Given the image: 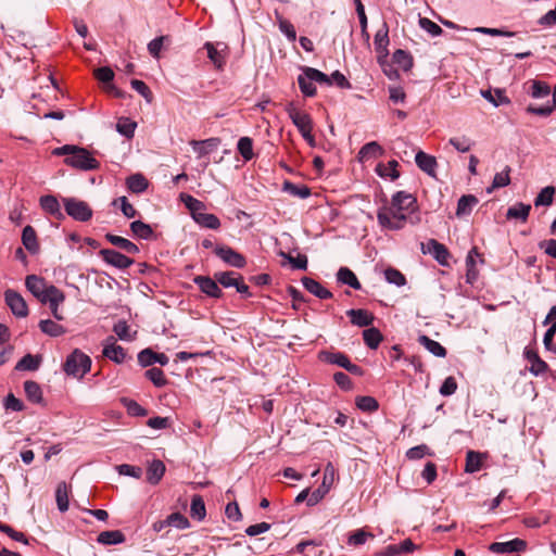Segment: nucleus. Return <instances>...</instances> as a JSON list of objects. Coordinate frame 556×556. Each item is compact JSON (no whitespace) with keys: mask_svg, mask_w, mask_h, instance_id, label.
<instances>
[{"mask_svg":"<svg viewBox=\"0 0 556 556\" xmlns=\"http://www.w3.org/2000/svg\"><path fill=\"white\" fill-rule=\"evenodd\" d=\"M40 330L49 337H61L66 332V329L51 319H42L38 324Z\"/></svg>","mask_w":556,"mask_h":556,"instance_id":"nucleus-35","label":"nucleus"},{"mask_svg":"<svg viewBox=\"0 0 556 556\" xmlns=\"http://www.w3.org/2000/svg\"><path fill=\"white\" fill-rule=\"evenodd\" d=\"M302 285L303 287L312 294L317 296L321 300L331 299L333 295L332 293L326 289L324 286H321L317 280L309 278V277H303L302 278Z\"/></svg>","mask_w":556,"mask_h":556,"instance_id":"nucleus-25","label":"nucleus"},{"mask_svg":"<svg viewBox=\"0 0 556 556\" xmlns=\"http://www.w3.org/2000/svg\"><path fill=\"white\" fill-rule=\"evenodd\" d=\"M363 339H364L365 344L369 349L376 350V349H378L379 344L383 340V336L379 329L371 327V328H367L363 331Z\"/></svg>","mask_w":556,"mask_h":556,"instance_id":"nucleus-41","label":"nucleus"},{"mask_svg":"<svg viewBox=\"0 0 556 556\" xmlns=\"http://www.w3.org/2000/svg\"><path fill=\"white\" fill-rule=\"evenodd\" d=\"M356 406L363 412L371 413L378 409L379 404L375 397L364 395L356 397Z\"/></svg>","mask_w":556,"mask_h":556,"instance_id":"nucleus-57","label":"nucleus"},{"mask_svg":"<svg viewBox=\"0 0 556 556\" xmlns=\"http://www.w3.org/2000/svg\"><path fill=\"white\" fill-rule=\"evenodd\" d=\"M448 143L455 149L457 150L458 152H462V153H465V152H468L471 147H472V142L469 138H467L466 136H462V137H453L448 140Z\"/></svg>","mask_w":556,"mask_h":556,"instance_id":"nucleus-61","label":"nucleus"},{"mask_svg":"<svg viewBox=\"0 0 556 556\" xmlns=\"http://www.w3.org/2000/svg\"><path fill=\"white\" fill-rule=\"evenodd\" d=\"M282 190L295 198L306 199L311 195V189L305 185H295L286 180L282 185Z\"/></svg>","mask_w":556,"mask_h":556,"instance_id":"nucleus-42","label":"nucleus"},{"mask_svg":"<svg viewBox=\"0 0 556 556\" xmlns=\"http://www.w3.org/2000/svg\"><path fill=\"white\" fill-rule=\"evenodd\" d=\"M105 239L113 245L119 248L128 254H137L139 253V248L131 242L130 240L123 238L121 236H116L113 233H106Z\"/></svg>","mask_w":556,"mask_h":556,"instance_id":"nucleus-27","label":"nucleus"},{"mask_svg":"<svg viewBox=\"0 0 556 556\" xmlns=\"http://www.w3.org/2000/svg\"><path fill=\"white\" fill-rule=\"evenodd\" d=\"M127 188L134 193H142L147 190L149 182L141 174H134L126 180Z\"/></svg>","mask_w":556,"mask_h":556,"instance_id":"nucleus-40","label":"nucleus"},{"mask_svg":"<svg viewBox=\"0 0 556 556\" xmlns=\"http://www.w3.org/2000/svg\"><path fill=\"white\" fill-rule=\"evenodd\" d=\"M531 211L530 204H525L522 202L516 203L507 210L506 218L507 219H520L521 222H527L529 214Z\"/></svg>","mask_w":556,"mask_h":556,"instance_id":"nucleus-33","label":"nucleus"},{"mask_svg":"<svg viewBox=\"0 0 556 556\" xmlns=\"http://www.w3.org/2000/svg\"><path fill=\"white\" fill-rule=\"evenodd\" d=\"M121 403L126 408L128 415L135 416V417H144L148 415V410L142 407L139 403H137L135 400L123 397L121 399Z\"/></svg>","mask_w":556,"mask_h":556,"instance_id":"nucleus-51","label":"nucleus"},{"mask_svg":"<svg viewBox=\"0 0 556 556\" xmlns=\"http://www.w3.org/2000/svg\"><path fill=\"white\" fill-rule=\"evenodd\" d=\"M65 212L73 219L88 222L92 217V210L89 204L76 198H63Z\"/></svg>","mask_w":556,"mask_h":556,"instance_id":"nucleus-4","label":"nucleus"},{"mask_svg":"<svg viewBox=\"0 0 556 556\" xmlns=\"http://www.w3.org/2000/svg\"><path fill=\"white\" fill-rule=\"evenodd\" d=\"M25 286L27 290L41 303L49 298V291L52 288H56L53 285H47L46 280L37 275H28L25 279Z\"/></svg>","mask_w":556,"mask_h":556,"instance_id":"nucleus-8","label":"nucleus"},{"mask_svg":"<svg viewBox=\"0 0 556 556\" xmlns=\"http://www.w3.org/2000/svg\"><path fill=\"white\" fill-rule=\"evenodd\" d=\"M99 254L106 264L118 269L128 268L134 264L132 258L113 249H102Z\"/></svg>","mask_w":556,"mask_h":556,"instance_id":"nucleus-12","label":"nucleus"},{"mask_svg":"<svg viewBox=\"0 0 556 556\" xmlns=\"http://www.w3.org/2000/svg\"><path fill=\"white\" fill-rule=\"evenodd\" d=\"M422 252L431 254L440 265H448V258L451 254L446 247L435 239H430L426 244H422Z\"/></svg>","mask_w":556,"mask_h":556,"instance_id":"nucleus-13","label":"nucleus"},{"mask_svg":"<svg viewBox=\"0 0 556 556\" xmlns=\"http://www.w3.org/2000/svg\"><path fill=\"white\" fill-rule=\"evenodd\" d=\"M194 222L201 227L207 229H218L220 227L219 218L211 213H194L193 214Z\"/></svg>","mask_w":556,"mask_h":556,"instance_id":"nucleus-34","label":"nucleus"},{"mask_svg":"<svg viewBox=\"0 0 556 556\" xmlns=\"http://www.w3.org/2000/svg\"><path fill=\"white\" fill-rule=\"evenodd\" d=\"M527 542L516 538L507 542H494L488 546V551L493 554H510L526 552Z\"/></svg>","mask_w":556,"mask_h":556,"instance_id":"nucleus-10","label":"nucleus"},{"mask_svg":"<svg viewBox=\"0 0 556 556\" xmlns=\"http://www.w3.org/2000/svg\"><path fill=\"white\" fill-rule=\"evenodd\" d=\"M319 358L328 364L344 368L355 376H363L364 371L358 365L352 364L350 358L342 352L321 351Z\"/></svg>","mask_w":556,"mask_h":556,"instance_id":"nucleus-6","label":"nucleus"},{"mask_svg":"<svg viewBox=\"0 0 556 556\" xmlns=\"http://www.w3.org/2000/svg\"><path fill=\"white\" fill-rule=\"evenodd\" d=\"M137 124L129 118H121L116 124V130L126 138H132Z\"/></svg>","mask_w":556,"mask_h":556,"instance_id":"nucleus-58","label":"nucleus"},{"mask_svg":"<svg viewBox=\"0 0 556 556\" xmlns=\"http://www.w3.org/2000/svg\"><path fill=\"white\" fill-rule=\"evenodd\" d=\"M24 391L28 401L35 404L43 402L42 390L39 383L34 380H26L24 382Z\"/></svg>","mask_w":556,"mask_h":556,"instance_id":"nucleus-31","label":"nucleus"},{"mask_svg":"<svg viewBox=\"0 0 556 556\" xmlns=\"http://www.w3.org/2000/svg\"><path fill=\"white\" fill-rule=\"evenodd\" d=\"M41 361L40 355L26 354L17 362L15 369L35 371L39 368Z\"/></svg>","mask_w":556,"mask_h":556,"instance_id":"nucleus-37","label":"nucleus"},{"mask_svg":"<svg viewBox=\"0 0 556 556\" xmlns=\"http://www.w3.org/2000/svg\"><path fill=\"white\" fill-rule=\"evenodd\" d=\"M481 96L491 102L494 106H500L502 104L510 103V100L506 97L504 90L495 89V96H493L490 89L481 90Z\"/></svg>","mask_w":556,"mask_h":556,"instance_id":"nucleus-50","label":"nucleus"},{"mask_svg":"<svg viewBox=\"0 0 556 556\" xmlns=\"http://www.w3.org/2000/svg\"><path fill=\"white\" fill-rule=\"evenodd\" d=\"M298 84L301 92L306 97H314L316 94V87L313 84V80L308 79L307 76L303 73L298 77Z\"/></svg>","mask_w":556,"mask_h":556,"instance_id":"nucleus-60","label":"nucleus"},{"mask_svg":"<svg viewBox=\"0 0 556 556\" xmlns=\"http://www.w3.org/2000/svg\"><path fill=\"white\" fill-rule=\"evenodd\" d=\"M555 194V188L552 186H547L543 188L540 193L534 199V205L538 206H549L553 203V198Z\"/></svg>","mask_w":556,"mask_h":556,"instance_id":"nucleus-55","label":"nucleus"},{"mask_svg":"<svg viewBox=\"0 0 556 556\" xmlns=\"http://www.w3.org/2000/svg\"><path fill=\"white\" fill-rule=\"evenodd\" d=\"M336 476L337 470L334 466L331 463H328L325 467L323 482H320V485L315 491H313L308 497V506H314L324 498V496L330 491Z\"/></svg>","mask_w":556,"mask_h":556,"instance_id":"nucleus-5","label":"nucleus"},{"mask_svg":"<svg viewBox=\"0 0 556 556\" xmlns=\"http://www.w3.org/2000/svg\"><path fill=\"white\" fill-rule=\"evenodd\" d=\"M103 355L116 364H122L126 357L123 346L115 344L114 342L104 346Z\"/></svg>","mask_w":556,"mask_h":556,"instance_id":"nucleus-39","label":"nucleus"},{"mask_svg":"<svg viewBox=\"0 0 556 556\" xmlns=\"http://www.w3.org/2000/svg\"><path fill=\"white\" fill-rule=\"evenodd\" d=\"M399 163L395 160H391L388 164H378L376 167V173L380 177H390L391 180H395L400 177V172L397 170Z\"/></svg>","mask_w":556,"mask_h":556,"instance_id":"nucleus-44","label":"nucleus"},{"mask_svg":"<svg viewBox=\"0 0 556 556\" xmlns=\"http://www.w3.org/2000/svg\"><path fill=\"white\" fill-rule=\"evenodd\" d=\"M54 155H65L64 163L73 168L88 172L100 167V162L85 148L75 144H64L55 148Z\"/></svg>","mask_w":556,"mask_h":556,"instance_id":"nucleus-1","label":"nucleus"},{"mask_svg":"<svg viewBox=\"0 0 556 556\" xmlns=\"http://www.w3.org/2000/svg\"><path fill=\"white\" fill-rule=\"evenodd\" d=\"M219 143H220V140L218 138H208L205 140H191L190 141V146L192 147L193 151L198 154V157L207 155L213 150L217 149Z\"/></svg>","mask_w":556,"mask_h":556,"instance_id":"nucleus-26","label":"nucleus"},{"mask_svg":"<svg viewBox=\"0 0 556 556\" xmlns=\"http://www.w3.org/2000/svg\"><path fill=\"white\" fill-rule=\"evenodd\" d=\"M22 242L29 253L36 254L39 251L36 231L29 225L24 227L22 231Z\"/></svg>","mask_w":556,"mask_h":556,"instance_id":"nucleus-29","label":"nucleus"},{"mask_svg":"<svg viewBox=\"0 0 556 556\" xmlns=\"http://www.w3.org/2000/svg\"><path fill=\"white\" fill-rule=\"evenodd\" d=\"M346 315L350 317L351 323L357 327H368L375 320V316L363 308H351L346 311Z\"/></svg>","mask_w":556,"mask_h":556,"instance_id":"nucleus-20","label":"nucleus"},{"mask_svg":"<svg viewBox=\"0 0 556 556\" xmlns=\"http://www.w3.org/2000/svg\"><path fill=\"white\" fill-rule=\"evenodd\" d=\"M392 204L401 207L407 214H410L417 210L416 198L406 191H397L394 193L392 195Z\"/></svg>","mask_w":556,"mask_h":556,"instance_id":"nucleus-15","label":"nucleus"},{"mask_svg":"<svg viewBox=\"0 0 556 556\" xmlns=\"http://www.w3.org/2000/svg\"><path fill=\"white\" fill-rule=\"evenodd\" d=\"M91 368V358L75 349L67 357L63 365V370L75 378H83Z\"/></svg>","mask_w":556,"mask_h":556,"instance_id":"nucleus-3","label":"nucleus"},{"mask_svg":"<svg viewBox=\"0 0 556 556\" xmlns=\"http://www.w3.org/2000/svg\"><path fill=\"white\" fill-rule=\"evenodd\" d=\"M237 149L244 161H250L253 159V141L250 137H241L238 141Z\"/></svg>","mask_w":556,"mask_h":556,"instance_id":"nucleus-54","label":"nucleus"},{"mask_svg":"<svg viewBox=\"0 0 556 556\" xmlns=\"http://www.w3.org/2000/svg\"><path fill=\"white\" fill-rule=\"evenodd\" d=\"M485 457L484 454L476 451H468L466 454V466L465 471L473 473L482 468V460Z\"/></svg>","mask_w":556,"mask_h":556,"instance_id":"nucleus-36","label":"nucleus"},{"mask_svg":"<svg viewBox=\"0 0 556 556\" xmlns=\"http://www.w3.org/2000/svg\"><path fill=\"white\" fill-rule=\"evenodd\" d=\"M216 281L224 288H231L237 286L238 280L242 277L236 271H218L214 274Z\"/></svg>","mask_w":556,"mask_h":556,"instance_id":"nucleus-46","label":"nucleus"},{"mask_svg":"<svg viewBox=\"0 0 556 556\" xmlns=\"http://www.w3.org/2000/svg\"><path fill=\"white\" fill-rule=\"evenodd\" d=\"M417 546L410 539H405L400 543L389 544L386 549L377 556H397L403 553H413Z\"/></svg>","mask_w":556,"mask_h":556,"instance_id":"nucleus-22","label":"nucleus"},{"mask_svg":"<svg viewBox=\"0 0 556 556\" xmlns=\"http://www.w3.org/2000/svg\"><path fill=\"white\" fill-rule=\"evenodd\" d=\"M478 203V199L472 195H462L457 202L456 215L463 216L468 215L472 211L473 206Z\"/></svg>","mask_w":556,"mask_h":556,"instance_id":"nucleus-48","label":"nucleus"},{"mask_svg":"<svg viewBox=\"0 0 556 556\" xmlns=\"http://www.w3.org/2000/svg\"><path fill=\"white\" fill-rule=\"evenodd\" d=\"M206 509L205 504L201 495H193L190 505L191 518L201 521L205 518Z\"/></svg>","mask_w":556,"mask_h":556,"instance_id":"nucleus-45","label":"nucleus"},{"mask_svg":"<svg viewBox=\"0 0 556 556\" xmlns=\"http://www.w3.org/2000/svg\"><path fill=\"white\" fill-rule=\"evenodd\" d=\"M523 355L526 359L531 363V366L529 367V371L533 376H540L547 371L548 365L546 362H544L536 351L526 348L523 351Z\"/></svg>","mask_w":556,"mask_h":556,"instance_id":"nucleus-16","label":"nucleus"},{"mask_svg":"<svg viewBox=\"0 0 556 556\" xmlns=\"http://www.w3.org/2000/svg\"><path fill=\"white\" fill-rule=\"evenodd\" d=\"M222 43L214 45L212 42H205L204 49L207 51V58L212 61V63L217 68H223L226 63V49L227 47L224 45L222 50L218 49V46Z\"/></svg>","mask_w":556,"mask_h":556,"instance_id":"nucleus-24","label":"nucleus"},{"mask_svg":"<svg viewBox=\"0 0 556 556\" xmlns=\"http://www.w3.org/2000/svg\"><path fill=\"white\" fill-rule=\"evenodd\" d=\"M408 214L401 207L391 203L390 206H382L377 213V219L382 228L390 230H400L404 227Z\"/></svg>","mask_w":556,"mask_h":556,"instance_id":"nucleus-2","label":"nucleus"},{"mask_svg":"<svg viewBox=\"0 0 556 556\" xmlns=\"http://www.w3.org/2000/svg\"><path fill=\"white\" fill-rule=\"evenodd\" d=\"M168 362L169 359L164 353H155L151 349H144L138 354V363L142 367H148L155 363L165 366Z\"/></svg>","mask_w":556,"mask_h":556,"instance_id":"nucleus-18","label":"nucleus"},{"mask_svg":"<svg viewBox=\"0 0 556 556\" xmlns=\"http://www.w3.org/2000/svg\"><path fill=\"white\" fill-rule=\"evenodd\" d=\"M418 342L437 357H445L446 349L438 341L430 339L428 336L422 334L418 338Z\"/></svg>","mask_w":556,"mask_h":556,"instance_id":"nucleus-32","label":"nucleus"},{"mask_svg":"<svg viewBox=\"0 0 556 556\" xmlns=\"http://www.w3.org/2000/svg\"><path fill=\"white\" fill-rule=\"evenodd\" d=\"M415 162L422 172L431 177H435L438 162L434 156L419 150L415 155Z\"/></svg>","mask_w":556,"mask_h":556,"instance_id":"nucleus-19","label":"nucleus"},{"mask_svg":"<svg viewBox=\"0 0 556 556\" xmlns=\"http://www.w3.org/2000/svg\"><path fill=\"white\" fill-rule=\"evenodd\" d=\"M113 205H119L122 213L127 218H132L137 215L136 208L128 202L126 197H119L112 203Z\"/></svg>","mask_w":556,"mask_h":556,"instance_id":"nucleus-64","label":"nucleus"},{"mask_svg":"<svg viewBox=\"0 0 556 556\" xmlns=\"http://www.w3.org/2000/svg\"><path fill=\"white\" fill-rule=\"evenodd\" d=\"M144 376L156 387V388H163L165 387L168 381L165 378V375L162 369L157 367H152L148 369L144 374Z\"/></svg>","mask_w":556,"mask_h":556,"instance_id":"nucleus-53","label":"nucleus"},{"mask_svg":"<svg viewBox=\"0 0 556 556\" xmlns=\"http://www.w3.org/2000/svg\"><path fill=\"white\" fill-rule=\"evenodd\" d=\"M48 295L49 298H47L45 302H42V304L49 305L51 313L56 320H63L64 316L62 315V313H60L59 305L63 303L65 300L64 292L61 291L59 288H52L49 291Z\"/></svg>","mask_w":556,"mask_h":556,"instance_id":"nucleus-17","label":"nucleus"},{"mask_svg":"<svg viewBox=\"0 0 556 556\" xmlns=\"http://www.w3.org/2000/svg\"><path fill=\"white\" fill-rule=\"evenodd\" d=\"M130 230L132 235L139 239L149 240L153 237V229L151 226L141 220L132 222L130 224Z\"/></svg>","mask_w":556,"mask_h":556,"instance_id":"nucleus-47","label":"nucleus"},{"mask_svg":"<svg viewBox=\"0 0 556 556\" xmlns=\"http://www.w3.org/2000/svg\"><path fill=\"white\" fill-rule=\"evenodd\" d=\"M214 253L224 263L235 268H243L247 265L245 257L241 253L237 252L236 250L228 245H216L214 249Z\"/></svg>","mask_w":556,"mask_h":556,"instance_id":"nucleus-9","label":"nucleus"},{"mask_svg":"<svg viewBox=\"0 0 556 556\" xmlns=\"http://www.w3.org/2000/svg\"><path fill=\"white\" fill-rule=\"evenodd\" d=\"M39 204H40V207L46 213L53 216L54 218H56L59 220L64 218V214L61 211L60 203L54 195H51V194L42 195L39 199Z\"/></svg>","mask_w":556,"mask_h":556,"instance_id":"nucleus-21","label":"nucleus"},{"mask_svg":"<svg viewBox=\"0 0 556 556\" xmlns=\"http://www.w3.org/2000/svg\"><path fill=\"white\" fill-rule=\"evenodd\" d=\"M165 465L160 459H154L150 463L147 470V481L153 485L157 484L165 473Z\"/></svg>","mask_w":556,"mask_h":556,"instance_id":"nucleus-28","label":"nucleus"},{"mask_svg":"<svg viewBox=\"0 0 556 556\" xmlns=\"http://www.w3.org/2000/svg\"><path fill=\"white\" fill-rule=\"evenodd\" d=\"M368 539H374V535L364 529H358L349 534L348 544L354 546L363 545Z\"/></svg>","mask_w":556,"mask_h":556,"instance_id":"nucleus-56","label":"nucleus"},{"mask_svg":"<svg viewBox=\"0 0 556 556\" xmlns=\"http://www.w3.org/2000/svg\"><path fill=\"white\" fill-rule=\"evenodd\" d=\"M383 154V148L377 141H370L361 148L357 154V159L363 163L372 159L380 157Z\"/></svg>","mask_w":556,"mask_h":556,"instance_id":"nucleus-23","label":"nucleus"},{"mask_svg":"<svg viewBox=\"0 0 556 556\" xmlns=\"http://www.w3.org/2000/svg\"><path fill=\"white\" fill-rule=\"evenodd\" d=\"M97 541L103 545L121 544L125 541V535L121 530H110L99 533Z\"/></svg>","mask_w":556,"mask_h":556,"instance_id":"nucleus-38","label":"nucleus"},{"mask_svg":"<svg viewBox=\"0 0 556 556\" xmlns=\"http://www.w3.org/2000/svg\"><path fill=\"white\" fill-rule=\"evenodd\" d=\"M389 45V27L386 22L382 23V26L377 30L375 35V46L376 50L380 53H387V47Z\"/></svg>","mask_w":556,"mask_h":556,"instance_id":"nucleus-43","label":"nucleus"},{"mask_svg":"<svg viewBox=\"0 0 556 556\" xmlns=\"http://www.w3.org/2000/svg\"><path fill=\"white\" fill-rule=\"evenodd\" d=\"M393 60L405 71L409 70L413 65L412 56L408 52L402 49H399L393 53Z\"/></svg>","mask_w":556,"mask_h":556,"instance_id":"nucleus-63","label":"nucleus"},{"mask_svg":"<svg viewBox=\"0 0 556 556\" xmlns=\"http://www.w3.org/2000/svg\"><path fill=\"white\" fill-rule=\"evenodd\" d=\"M303 73L307 76L308 79L313 80V83L316 81L327 86L332 85L330 76L326 75L317 68L306 66L303 68Z\"/></svg>","mask_w":556,"mask_h":556,"instance_id":"nucleus-52","label":"nucleus"},{"mask_svg":"<svg viewBox=\"0 0 556 556\" xmlns=\"http://www.w3.org/2000/svg\"><path fill=\"white\" fill-rule=\"evenodd\" d=\"M337 280L342 285H346L355 290H361L362 285L356 275L348 267H340L337 271Z\"/></svg>","mask_w":556,"mask_h":556,"instance_id":"nucleus-30","label":"nucleus"},{"mask_svg":"<svg viewBox=\"0 0 556 556\" xmlns=\"http://www.w3.org/2000/svg\"><path fill=\"white\" fill-rule=\"evenodd\" d=\"M384 277L389 283H393L397 287H402L406 283L405 276L400 270L392 267L384 270Z\"/></svg>","mask_w":556,"mask_h":556,"instance_id":"nucleus-59","label":"nucleus"},{"mask_svg":"<svg viewBox=\"0 0 556 556\" xmlns=\"http://www.w3.org/2000/svg\"><path fill=\"white\" fill-rule=\"evenodd\" d=\"M56 505L60 511L68 509V486L65 482H60L55 490Z\"/></svg>","mask_w":556,"mask_h":556,"instance_id":"nucleus-49","label":"nucleus"},{"mask_svg":"<svg viewBox=\"0 0 556 556\" xmlns=\"http://www.w3.org/2000/svg\"><path fill=\"white\" fill-rule=\"evenodd\" d=\"M193 282L210 298L219 299L223 296V291L218 287V281H216L215 277L195 276Z\"/></svg>","mask_w":556,"mask_h":556,"instance_id":"nucleus-14","label":"nucleus"},{"mask_svg":"<svg viewBox=\"0 0 556 556\" xmlns=\"http://www.w3.org/2000/svg\"><path fill=\"white\" fill-rule=\"evenodd\" d=\"M286 112L301 135H308V131L313 130L311 116L305 112L299 111L293 102L287 104Z\"/></svg>","mask_w":556,"mask_h":556,"instance_id":"nucleus-7","label":"nucleus"},{"mask_svg":"<svg viewBox=\"0 0 556 556\" xmlns=\"http://www.w3.org/2000/svg\"><path fill=\"white\" fill-rule=\"evenodd\" d=\"M167 526L175 527L177 529H186L189 527V520L180 513L170 514L164 521Z\"/></svg>","mask_w":556,"mask_h":556,"instance_id":"nucleus-62","label":"nucleus"},{"mask_svg":"<svg viewBox=\"0 0 556 556\" xmlns=\"http://www.w3.org/2000/svg\"><path fill=\"white\" fill-rule=\"evenodd\" d=\"M4 300L7 305L10 307L12 314L15 315L16 317L23 318L28 315L27 304L18 292L12 289H8L4 292Z\"/></svg>","mask_w":556,"mask_h":556,"instance_id":"nucleus-11","label":"nucleus"}]
</instances>
